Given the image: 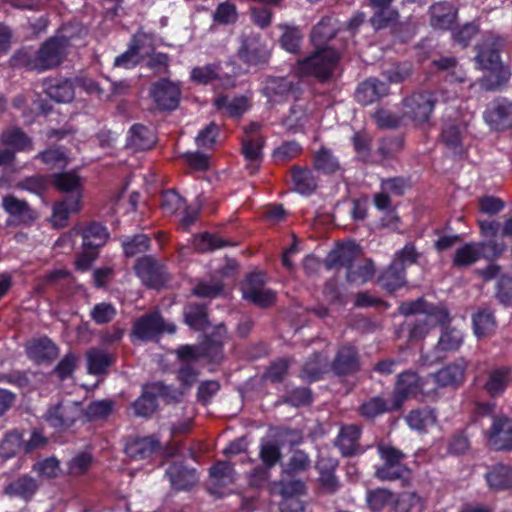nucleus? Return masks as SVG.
Returning a JSON list of instances; mask_svg holds the SVG:
<instances>
[{
	"label": "nucleus",
	"mask_w": 512,
	"mask_h": 512,
	"mask_svg": "<svg viewBox=\"0 0 512 512\" xmlns=\"http://www.w3.org/2000/svg\"><path fill=\"white\" fill-rule=\"evenodd\" d=\"M339 31L337 20L332 16H324L312 28L310 39L315 48L328 46Z\"/></svg>",
	"instance_id": "nucleus-35"
},
{
	"label": "nucleus",
	"mask_w": 512,
	"mask_h": 512,
	"mask_svg": "<svg viewBox=\"0 0 512 512\" xmlns=\"http://www.w3.org/2000/svg\"><path fill=\"white\" fill-rule=\"evenodd\" d=\"M377 453L382 463L375 467L374 477L379 481H400L402 487H408L411 482L412 471L403 463L406 454L388 444L377 445Z\"/></svg>",
	"instance_id": "nucleus-3"
},
{
	"label": "nucleus",
	"mask_w": 512,
	"mask_h": 512,
	"mask_svg": "<svg viewBox=\"0 0 512 512\" xmlns=\"http://www.w3.org/2000/svg\"><path fill=\"white\" fill-rule=\"evenodd\" d=\"M480 32V23L477 20L467 22L457 27L452 37L455 43L461 45L463 48L469 46L471 40Z\"/></svg>",
	"instance_id": "nucleus-63"
},
{
	"label": "nucleus",
	"mask_w": 512,
	"mask_h": 512,
	"mask_svg": "<svg viewBox=\"0 0 512 512\" xmlns=\"http://www.w3.org/2000/svg\"><path fill=\"white\" fill-rule=\"evenodd\" d=\"M161 448L160 440L154 436L136 437L125 445V454L135 461L152 457Z\"/></svg>",
	"instance_id": "nucleus-24"
},
{
	"label": "nucleus",
	"mask_w": 512,
	"mask_h": 512,
	"mask_svg": "<svg viewBox=\"0 0 512 512\" xmlns=\"http://www.w3.org/2000/svg\"><path fill=\"white\" fill-rule=\"evenodd\" d=\"M290 175L294 191L297 193L304 196H310L316 191L318 187V178L310 168L294 165L290 169Z\"/></svg>",
	"instance_id": "nucleus-30"
},
{
	"label": "nucleus",
	"mask_w": 512,
	"mask_h": 512,
	"mask_svg": "<svg viewBox=\"0 0 512 512\" xmlns=\"http://www.w3.org/2000/svg\"><path fill=\"white\" fill-rule=\"evenodd\" d=\"M327 368V357L322 352H314L306 359L299 377L308 383H314L323 378Z\"/></svg>",
	"instance_id": "nucleus-34"
},
{
	"label": "nucleus",
	"mask_w": 512,
	"mask_h": 512,
	"mask_svg": "<svg viewBox=\"0 0 512 512\" xmlns=\"http://www.w3.org/2000/svg\"><path fill=\"white\" fill-rule=\"evenodd\" d=\"M424 381L417 372L406 370L397 375L392 390V408L401 410L410 398H417L423 392Z\"/></svg>",
	"instance_id": "nucleus-10"
},
{
	"label": "nucleus",
	"mask_w": 512,
	"mask_h": 512,
	"mask_svg": "<svg viewBox=\"0 0 512 512\" xmlns=\"http://www.w3.org/2000/svg\"><path fill=\"white\" fill-rule=\"evenodd\" d=\"M490 490L494 492L512 489V465L497 463L488 468L484 475Z\"/></svg>",
	"instance_id": "nucleus-27"
},
{
	"label": "nucleus",
	"mask_w": 512,
	"mask_h": 512,
	"mask_svg": "<svg viewBox=\"0 0 512 512\" xmlns=\"http://www.w3.org/2000/svg\"><path fill=\"white\" fill-rule=\"evenodd\" d=\"M220 64L209 63L204 66L194 67L190 72L192 82L200 85H208L219 79Z\"/></svg>",
	"instance_id": "nucleus-58"
},
{
	"label": "nucleus",
	"mask_w": 512,
	"mask_h": 512,
	"mask_svg": "<svg viewBox=\"0 0 512 512\" xmlns=\"http://www.w3.org/2000/svg\"><path fill=\"white\" fill-rule=\"evenodd\" d=\"M82 416L83 409L79 403L60 401L48 408L45 420L55 429L65 431L73 427Z\"/></svg>",
	"instance_id": "nucleus-13"
},
{
	"label": "nucleus",
	"mask_w": 512,
	"mask_h": 512,
	"mask_svg": "<svg viewBox=\"0 0 512 512\" xmlns=\"http://www.w3.org/2000/svg\"><path fill=\"white\" fill-rule=\"evenodd\" d=\"M181 87L179 83L169 78H160L150 87V97L160 111H174L179 107L181 99Z\"/></svg>",
	"instance_id": "nucleus-12"
},
{
	"label": "nucleus",
	"mask_w": 512,
	"mask_h": 512,
	"mask_svg": "<svg viewBox=\"0 0 512 512\" xmlns=\"http://www.w3.org/2000/svg\"><path fill=\"white\" fill-rule=\"evenodd\" d=\"M78 234L81 236V251L76 255L74 266L78 272L90 270L98 259L101 249L110 239L108 228L98 221H90L81 226Z\"/></svg>",
	"instance_id": "nucleus-2"
},
{
	"label": "nucleus",
	"mask_w": 512,
	"mask_h": 512,
	"mask_svg": "<svg viewBox=\"0 0 512 512\" xmlns=\"http://www.w3.org/2000/svg\"><path fill=\"white\" fill-rule=\"evenodd\" d=\"M70 38L64 35L47 39L34 59V69L44 71L59 66L68 53Z\"/></svg>",
	"instance_id": "nucleus-9"
},
{
	"label": "nucleus",
	"mask_w": 512,
	"mask_h": 512,
	"mask_svg": "<svg viewBox=\"0 0 512 512\" xmlns=\"http://www.w3.org/2000/svg\"><path fill=\"white\" fill-rule=\"evenodd\" d=\"M407 425L415 431H425L429 425L436 422L434 411L428 407L411 410L405 417Z\"/></svg>",
	"instance_id": "nucleus-50"
},
{
	"label": "nucleus",
	"mask_w": 512,
	"mask_h": 512,
	"mask_svg": "<svg viewBox=\"0 0 512 512\" xmlns=\"http://www.w3.org/2000/svg\"><path fill=\"white\" fill-rule=\"evenodd\" d=\"M313 167L315 170L331 175L338 172L341 168L338 158L333 154L332 150L321 147L314 155Z\"/></svg>",
	"instance_id": "nucleus-47"
},
{
	"label": "nucleus",
	"mask_w": 512,
	"mask_h": 512,
	"mask_svg": "<svg viewBox=\"0 0 512 512\" xmlns=\"http://www.w3.org/2000/svg\"><path fill=\"white\" fill-rule=\"evenodd\" d=\"M512 386V366L496 365L486 371L483 390L492 399L502 397Z\"/></svg>",
	"instance_id": "nucleus-16"
},
{
	"label": "nucleus",
	"mask_w": 512,
	"mask_h": 512,
	"mask_svg": "<svg viewBox=\"0 0 512 512\" xmlns=\"http://www.w3.org/2000/svg\"><path fill=\"white\" fill-rule=\"evenodd\" d=\"M239 59L248 65L264 64L268 60V52L261 43L260 35L246 36L241 41L238 50Z\"/></svg>",
	"instance_id": "nucleus-21"
},
{
	"label": "nucleus",
	"mask_w": 512,
	"mask_h": 512,
	"mask_svg": "<svg viewBox=\"0 0 512 512\" xmlns=\"http://www.w3.org/2000/svg\"><path fill=\"white\" fill-rule=\"evenodd\" d=\"M176 325L166 323L158 310H154L137 318L131 329V337L141 341H152L164 333L174 334Z\"/></svg>",
	"instance_id": "nucleus-7"
},
{
	"label": "nucleus",
	"mask_w": 512,
	"mask_h": 512,
	"mask_svg": "<svg viewBox=\"0 0 512 512\" xmlns=\"http://www.w3.org/2000/svg\"><path fill=\"white\" fill-rule=\"evenodd\" d=\"M126 143L129 148L135 151H145L153 148L156 137L149 127L136 123L130 127Z\"/></svg>",
	"instance_id": "nucleus-33"
},
{
	"label": "nucleus",
	"mask_w": 512,
	"mask_h": 512,
	"mask_svg": "<svg viewBox=\"0 0 512 512\" xmlns=\"http://www.w3.org/2000/svg\"><path fill=\"white\" fill-rule=\"evenodd\" d=\"M484 120L496 131L512 129V100L495 98L484 112Z\"/></svg>",
	"instance_id": "nucleus-17"
},
{
	"label": "nucleus",
	"mask_w": 512,
	"mask_h": 512,
	"mask_svg": "<svg viewBox=\"0 0 512 512\" xmlns=\"http://www.w3.org/2000/svg\"><path fill=\"white\" fill-rule=\"evenodd\" d=\"M265 140L262 136L242 140L241 152L246 160V169L250 175L259 170L263 161V147Z\"/></svg>",
	"instance_id": "nucleus-29"
},
{
	"label": "nucleus",
	"mask_w": 512,
	"mask_h": 512,
	"mask_svg": "<svg viewBox=\"0 0 512 512\" xmlns=\"http://www.w3.org/2000/svg\"><path fill=\"white\" fill-rule=\"evenodd\" d=\"M114 402L109 399L90 402L83 410V415L88 421L106 419L113 411Z\"/></svg>",
	"instance_id": "nucleus-59"
},
{
	"label": "nucleus",
	"mask_w": 512,
	"mask_h": 512,
	"mask_svg": "<svg viewBox=\"0 0 512 512\" xmlns=\"http://www.w3.org/2000/svg\"><path fill=\"white\" fill-rule=\"evenodd\" d=\"M261 92L270 102L281 103L289 97L297 100L301 94V87L299 83L287 77L270 76L265 80Z\"/></svg>",
	"instance_id": "nucleus-15"
},
{
	"label": "nucleus",
	"mask_w": 512,
	"mask_h": 512,
	"mask_svg": "<svg viewBox=\"0 0 512 512\" xmlns=\"http://www.w3.org/2000/svg\"><path fill=\"white\" fill-rule=\"evenodd\" d=\"M121 247L124 256L132 258L138 254L145 253L150 249L151 238L144 233L127 236L122 240Z\"/></svg>",
	"instance_id": "nucleus-48"
},
{
	"label": "nucleus",
	"mask_w": 512,
	"mask_h": 512,
	"mask_svg": "<svg viewBox=\"0 0 512 512\" xmlns=\"http://www.w3.org/2000/svg\"><path fill=\"white\" fill-rule=\"evenodd\" d=\"M183 322L195 331L207 329L210 326L208 304L188 302L183 308Z\"/></svg>",
	"instance_id": "nucleus-28"
},
{
	"label": "nucleus",
	"mask_w": 512,
	"mask_h": 512,
	"mask_svg": "<svg viewBox=\"0 0 512 512\" xmlns=\"http://www.w3.org/2000/svg\"><path fill=\"white\" fill-rule=\"evenodd\" d=\"M81 209V196L66 195L64 199L53 206L52 224L54 227L63 228L68 225L70 214L77 213Z\"/></svg>",
	"instance_id": "nucleus-31"
},
{
	"label": "nucleus",
	"mask_w": 512,
	"mask_h": 512,
	"mask_svg": "<svg viewBox=\"0 0 512 512\" xmlns=\"http://www.w3.org/2000/svg\"><path fill=\"white\" fill-rule=\"evenodd\" d=\"M396 495L387 488H375L366 493V505L371 512H381L387 506H394Z\"/></svg>",
	"instance_id": "nucleus-43"
},
{
	"label": "nucleus",
	"mask_w": 512,
	"mask_h": 512,
	"mask_svg": "<svg viewBox=\"0 0 512 512\" xmlns=\"http://www.w3.org/2000/svg\"><path fill=\"white\" fill-rule=\"evenodd\" d=\"M375 265L372 260L367 259L363 264L352 266L346 273V279L350 283H366L373 279Z\"/></svg>",
	"instance_id": "nucleus-60"
},
{
	"label": "nucleus",
	"mask_w": 512,
	"mask_h": 512,
	"mask_svg": "<svg viewBox=\"0 0 512 512\" xmlns=\"http://www.w3.org/2000/svg\"><path fill=\"white\" fill-rule=\"evenodd\" d=\"M377 283L388 293H393L406 285V271L391 262L388 267L381 271Z\"/></svg>",
	"instance_id": "nucleus-37"
},
{
	"label": "nucleus",
	"mask_w": 512,
	"mask_h": 512,
	"mask_svg": "<svg viewBox=\"0 0 512 512\" xmlns=\"http://www.w3.org/2000/svg\"><path fill=\"white\" fill-rule=\"evenodd\" d=\"M361 369V356L358 348L350 343L338 347L330 364L335 376L347 377L358 373Z\"/></svg>",
	"instance_id": "nucleus-14"
},
{
	"label": "nucleus",
	"mask_w": 512,
	"mask_h": 512,
	"mask_svg": "<svg viewBox=\"0 0 512 512\" xmlns=\"http://www.w3.org/2000/svg\"><path fill=\"white\" fill-rule=\"evenodd\" d=\"M238 17L236 5L229 1L219 3L212 16L213 22L220 25L234 24Z\"/></svg>",
	"instance_id": "nucleus-61"
},
{
	"label": "nucleus",
	"mask_w": 512,
	"mask_h": 512,
	"mask_svg": "<svg viewBox=\"0 0 512 512\" xmlns=\"http://www.w3.org/2000/svg\"><path fill=\"white\" fill-rule=\"evenodd\" d=\"M464 342V333L449 324L441 327V334L435 346L436 352H456Z\"/></svg>",
	"instance_id": "nucleus-39"
},
{
	"label": "nucleus",
	"mask_w": 512,
	"mask_h": 512,
	"mask_svg": "<svg viewBox=\"0 0 512 512\" xmlns=\"http://www.w3.org/2000/svg\"><path fill=\"white\" fill-rule=\"evenodd\" d=\"M281 402L295 408L309 406L313 402L312 390L309 387L288 389L281 396Z\"/></svg>",
	"instance_id": "nucleus-52"
},
{
	"label": "nucleus",
	"mask_w": 512,
	"mask_h": 512,
	"mask_svg": "<svg viewBox=\"0 0 512 512\" xmlns=\"http://www.w3.org/2000/svg\"><path fill=\"white\" fill-rule=\"evenodd\" d=\"M362 430L358 425H343L335 439V446L339 449L344 457H353L361 452L360 438Z\"/></svg>",
	"instance_id": "nucleus-23"
},
{
	"label": "nucleus",
	"mask_w": 512,
	"mask_h": 512,
	"mask_svg": "<svg viewBox=\"0 0 512 512\" xmlns=\"http://www.w3.org/2000/svg\"><path fill=\"white\" fill-rule=\"evenodd\" d=\"M340 60V53L333 47L315 48V51L298 60L294 71L299 77H314L320 82L328 81Z\"/></svg>",
	"instance_id": "nucleus-4"
},
{
	"label": "nucleus",
	"mask_w": 512,
	"mask_h": 512,
	"mask_svg": "<svg viewBox=\"0 0 512 512\" xmlns=\"http://www.w3.org/2000/svg\"><path fill=\"white\" fill-rule=\"evenodd\" d=\"M58 356V347L47 337L34 339V362L50 363Z\"/></svg>",
	"instance_id": "nucleus-53"
},
{
	"label": "nucleus",
	"mask_w": 512,
	"mask_h": 512,
	"mask_svg": "<svg viewBox=\"0 0 512 512\" xmlns=\"http://www.w3.org/2000/svg\"><path fill=\"white\" fill-rule=\"evenodd\" d=\"M279 493L283 498H292L306 493V484L297 476H285L281 473V479L277 483Z\"/></svg>",
	"instance_id": "nucleus-57"
},
{
	"label": "nucleus",
	"mask_w": 512,
	"mask_h": 512,
	"mask_svg": "<svg viewBox=\"0 0 512 512\" xmlns=\"http://www.w3.org/2000/svg\"><path fill=\"white\" fill-rule=\"evenodd\" d=\"M24 448L26 453L32 451V436L24 440V434L17 429L9 431L5 434L0 444V456L9 459L14 457L21 449Z\"/></svg>",
	"instance_id": "nucleus-32"
},
{
	"label": "nucleus",
	"mask_w": 512,
	"mask_h": 512,
	"mask_svg": "<svg viewBox=\"0 0 512 512\" xmlns=\"http://www.w3.org/2000/svg\"><path fill=\"white\" fill-rule=\"evenodd\" d=\"M437 102L434 92H413L402 100V117L411 121L415 127L429 125Z\"/></svg>",
	"instance_id": "nucleus-5"
},
{
	"label": "nucleus",
	"mask_w": 512,
	"mask_h": 512,
	"mask_svg": "<svg viewBox=\"0 0 512 512\" xmlns=\"http://www.w3.org/2000/svg\"><path fill=\"white\" fill-rule=\"evenodd\" d=\"M87 370L91 375H103L114 363L113 356L101 348H91L86 354Z\"/></svg>",
	"instance_id": "nucleus-40"
},
{
	"label": "nucleus",
	"mask_w": 512,
	"mask_h": 512,
	"mask_svg": "<svg viewBox=\"0 0 512 512\" xmlns=\"http://www.w3.org/2000/svg\"><path fill=\"white\" fill-rule=\"evenodd\" d=\"M404 148L403 136H388L379 141L377 153L382 159H392Z\"/></svg>",
	"instance_id": "nucleus-62"
},
{
	"label": "nucleus",
	"mask_w": 512,
	"mask_h": 512,
	"mask_svg": "<svg viewBox=\"0 0 512 512\" xmlns=\"http://www.w3.org/2000/svg\"><path fill=\"white\" fill-rule=\"evenodd\" d=\"M279 28L283 30L279 39L281 48L292 54L299 53L303 40V34L300 28L286 23L279 24Z\"/></svg>",
	"instance_id": "nucleus-45"
},
{
	"label": "nucleus",
	"mask_w": 512,
	"mask_h": 512,
	"mask_svg": "<svg viewBox=\"0 0 512 512\" xmlns=\"http://www.w3.org/2000/svg\"><path fill=\"white\" fill-rule=\"evenodd\" d=\"M3 145L12 148L11 150L22 151L30 143L29 137L19 127H10L4 130L0 136Z\"/></svg>",
	"instance_id": "nucleus-54"
},
{
	"label": "nucleus",
	"mask_w": 512,
	"mask_h": 512,
	"mask_svg": "<svg viewBox=\"0 0 512 512\" xmlns=\"http://www.w3.org/2000/svg\"><path fill=\"white\" fill-rule=\"evenodd\" d=\"M335 464L328 463L324 464L319 462L317 469L319 471L318 482L321 489L328 493L334 494L339 488V481L335 475Z\"/></svg>",
	"instance_id": "nucleus-55"
},
{
	"label": "nucleus",
	"mask_w": 512,
	"mask_h": 512,
	"mask_svg": "<svg viewBox=\"0 0 512 512\" xmlns=\"http://www.w3.org/2000/svg\"><path fill=\"white\" fill-rule=\"evenodd\" d=\"M399 17V11L394 7L378 9L372 11L369 23L375 31H380L397 24Z\"/></svg>",
	"instance_id": "nucleus-51"
},
{
	"label": "nucleus",
	"mask_w": 512,
	"mask_h": 512,
	"mask_svg": "<svg viewBox=\"0 0 512 512\" xmlns=\"http://www.w3.org/2000/svg\"><path fill=\"white\" fill-rule=\"evenodd\" d=\"M356 257L357 246L355 244L341 245L328 254L326 266L327 268L345 267L348 271L353 266Z\"/></svg>",
	"instance_id": "nucleus-41"
},
{
	"label": "nucleus",
	"mask_w": 512,
	"mask_h": 512,
	"mask_svg": "<svg viewBox=\"0 0 512 512\" xmlns=\"http://www.w3.org/2000/svg\"><path fill=\"white\" fill-rule=\"evenodd\" d=\"M494 310L489 306L479 307L472 314L473 332L477 338H484L494 333L496 329Z\"/></svg>",
	"instance_id": "nucleus-36"
},
{
	"label": "nucleus",
	"mask_w": 512,
	"mask_h": 512,
	"mask_svg": "<svg viewBox=\"0 0 512 512\" xmlns=\"http://www.w3.org/2000/svg\"><path fill=\"white\" fill-rule=\"evenodd\" d=\"M467 361L461 357L442 367L434 375V381L440 387H459L466 377Z\"/></svg>",
	"instance_id": "nucleus-20"
},
{
	"label": "nucleus",
	"mask_w": 512,
	"mask_h": 512,
	"mask_svg": "<svg viewBox=\"0 0 512 512\" xmlns=\"http://www.w3.org/2000/svg\"><path fill=\"white\" fill-rule=\"evenodd\" d=\"M214 105L218 110L226 109L230 117L239 118L248 109L247 98L244 96L235 97L231 101L227 96H219L215 99Z\"/></svg>",
	"instance_id": "nucleus-56"
},
{
	"label": "nucleus",
	"mask_w": 512,
	"mask_h": 512,
	"mask_svg": "<svg viewBox=\"0 0 512 512\" xmlns=\"http://www.w3.org/2000/svg\"><path fill=\"white\" fill-rule=\"evenodd\" d=\"M171 486L177 491H188L198 481L196 469L189 468L183 462H173L166 469Z\"/></svg>",
	"instance_id": "nucleus-22"
},
{
	"label": "nucleus",
	"mask_w": 512,
	"mask_h": 512,
	"mask_svg": "<svg viewBox=\"0 0 512 512\" xmlns=\"http://www.w3.org/2000/svg\"><path fill=\"white\" fill-rule=\"evenodd\" d=\"M44 182L51 183L59 191L67 193V195H81V179L74 172H61L51 174L47 177L34 175V193L38 194Z\"/></svg>",
	"instance_id": "nucleus-18"
},
{
	"label": "nucleus",
	"mask_w": 512,
	"mask_h": 512,
	"mask_svg": "<svg viewBox=\"0 0 512 512\" xmlns=\"http://www.w3.org/2000/svg\"><path fill=\"white\" fill-rule=\"evenodd\" d=\"M176 400V392L170 385L158 381L143 385L140 396L132 403L134 415L150 418L158 409V399Z\"/></svg>",
	"instance_id": "nucleus-6"
},
{
	"label": "nucleus",
	"mask_w": 512,
	"mask_h": 512,
	"mask_svg": "<svg viewBox=\"0 0 512 512\" xmlns=\"http://www.w3.org/2000/svg\"><path fill=\"white\" fill-rule=\"evenodd\" d=\"M430 25L435 29L449 30L456 21L458 10L450 2L440 1L429 9Z\"/></svg>",
	"instance_id": "nucleus-26"
},
{
	"label": "nucleus",
	"mask_w": 512,
	"mask_h": 512,
	"mask_svg": "<svg viewBox=\"0 0 512 512\" xmlns=\"http://www.w3.org/2000/svg\"><path fill=\"white\" fill-rule=\"evenodd\" d=\"M225 284L222 279L212 277L210 281L199 280L191 289V294L202 299H217L224 294Z\"/></svg>",
	"instance_id": "nucleus-44"
},
{
	"label": "nucleus",
	"mask_w": 512,
	"mask_h": 512,
	"mask_svg": "<svg viewBox=\"0 0 512 512\" xmlns=\"http://www.w3.org/2000/svg\"><path fill=\"white\" fill-rule=\"evenodd\" d=\"M425 500L416 492H402L396 495L393 512H423Z\"/></svg>",
	"instance_id": "nucleus-49"
},
{
	"label": "nucleus",
	"mask_w": 512,
	"mask_h": 512,
	"mask_svg": "<svg viewBox=\"0 0 512 512\" xmlns=\"http://www.w3.org/2000/svg\"><path fill=\"white\" fill-rule=\"evenodd\" d=\"M389 84L377 78H368L361 82L355 91V100L363 105H370L388 95Z\"/></svg>",
	"instance_id": "nucleus-25"
},
{
	"label": "nucleus",
	"mask_w": 512,
	"mask_h": 512,
	"mask_svg": "<svg viewBox=\"0 0 512 512\" xmlns=\"http://www.w3.org/2000/svg\"><path fill=\"white\" fill-rule=\"evenodd\" d=\"M311 467V459L304 450L296 449L282 469L285 476H299L306 473Z\"/></svg>",
	"instance_id": "nucleus-46"
},
{
	"label": "nucleus",
	"mask_w": 512,
	"mask_h": 512,
	"mask_svg": "<svg viewBox=\"0 0 512 512\" xmlns=\"http://www.w3.org/2000/svg\"><path fill=\"white\" fill-rule=\"evenodd\" d=\"M488 445L496 452H512V417L505 414L492 416L491 425L485 432Z\"/></svg>",
	"instance_id": "nucleus-11"
},
{
	"label": "nucleus",
	"mask_w": 512,
	"mask_h": 512,
	"mask_svg": "<svg viewBox=\"0 0 512 512\" xmlns=\"http://www.w3.org/2000/svg\"><path fill=\"white\" fill-rule=\"evenodd\" d=\"M476 242H466L458 247L452 256V266L456 269L468 268L480 260Z\"/></svg>",
	"instance_id": "nucleus-42"
},
{
	"label": "nucleus",
	"mask_w": 512,
	"mask_h": 512,
	"mask_svg": "<svg viewBox=\"0 0 512 512\" xmlns=\"http://www.w3.org/2000/svg\"><path fill=\"white\" fill-rule=\"evenodd\" d=\"M507 42L506 37L495 32H485L475 46V61L489 74L485 78V86L488 90H498L510 79V71L501 61V52Z\"/></svg>",
	"instance_id": "nucleus-1"
},
{
	"label": "nucleus",
	"mask_w": 512,
	"mask_h": 512,
	"mask_svg": "<svg viewBox=\"0 0 512 512\" xmlns=\"http://www.w3.org/2000/svg\"><path fill=\"white\" fill-rule=\"evenodd\" d=\"M44 93L56 103H70L75 97V79L62 76L45 78Z\"/></svg>",
	"instance_id": "nucleus-19"
},
{
	"label": "nucleus",
	"mask_w": 512,
	"mask_h": 512,
	"mask_svg": "<svg viewBox=\"0 0 512 512\" xmlns=\"http://www.w3.org/2000/svg\"><path fill=\"white\" fill-rule=\"evenodd\" d=\"M395 411L399 410L392 408V399L388 401L379 395L371 397L358 407V414L366 420H374L378 416Z\"/></svg>",
	"instance_id": "nucleus-38"
},
{
	"label": "nucleus",
	"mask_w": 512,
	"mask_h": 512,
	"mask_svg": "<svg viewBox=\"0 0 512 512\" xmlns=\"http://www.w3.org/2000/svg\"><path fill=\"white\" fill-rule=\"evenodd\" d=\"M495 298L504 307H512V275H500L495 287Z\"/></svg>",
	"instance_id": "nucleus-64"
},
{
	"label": "nucleus",
	"mask_w": 512,
	"mask_h": 512,
	"mask_svg": "<svg viewBox=\"0 0 512 512\" xmlns=\"http://www.w3.org/2000/svg\"><path fill=\"white\" fill-rule=\"evenodd\" d=\"M133 270L143 285L150 289L163 288L169 279L166 265L153 255L139 257L134 263Z\"/></svg>",
	"instance_id": "nucleus-8"
}]
</instances>
